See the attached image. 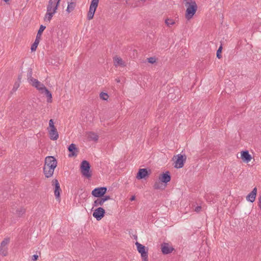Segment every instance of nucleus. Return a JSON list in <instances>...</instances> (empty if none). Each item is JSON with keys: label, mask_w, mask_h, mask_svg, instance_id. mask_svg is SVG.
<instances>
[{"label": "nucleus", "mask_w": 261, "mask_h": 261, "mask_svg": "<svg viewBox=\"0 0 261 261\" xmlns=\"http://www.w3.org/2000/svg\"><path fill=\"white\" fill-rule=\"evenodd\" d=\"M161 181H156L154 184L153 188L155 189H163L164 188L163 187V184L161 182Z\"/></svg>", "instance_id": "nucleus-28"}, {"label": "nucleus", "mask_w": 261, "mask_h": 261, "mask_svg": "<svg viewBox=\"0 0 261 261\" xmlns=\"http://www.w3.org/2000/svg\"><path fill=\"white\" fill-rule=\"evenodd\" d=\"M241 159L245 163H249L252 159L251 155L249 154L248 151H243L241 152Z\"/></svg>", "instance_id": "nucleus-16"}, {"label": "nucleus", "mask_w": 261, "mask_h": 261, "mask_svg": "<svg viewBox=\"0 0 261 261\" xmlns=\"http://www.w3.org/2000/svg\"><path fill=\"white\" fill-rule=\"evenodd\" d=\"M100 98L101 99H102V100H107L108 98H109V95L106 93L101 92L100 94Z\"/></svg>", "instance_id": "nucleus-31"}, {"label": "nucleus", "mask_w": 261, "mask_h": 261, "mask_svg": "<svg viewBox=\"0 0 261 261\" xmlns=\"http://www.w3.org/2000/svg\"><path fill=\"white\" fill-rule=\"evenodd\" d=\"M257 194V188L255 187L253 190L250 192L246 197V199L251 202H253L256 198V196Z\"/></svg>", "instance_id": "nucleus-19"}, {"label": "nucleus", "mask_w": 261, "mask_h": 261, "mask_svg": "<svg viewBox=\"0 0 261 261\" xmlns=\"http://www.w3.org/2000/svg\"><path fill=\"white\" fill-rule=\"evenodd\" d=\"M38 258V256L37 255H36V254H35V255L32 256V260L33 261H36V260H37Z\"/></svg>", "instance_id": "nucleus-42"}, {"label": "nucleus", "mask_w": 261, "mask_h": 261, "mask_svg": "<svg viewBox=\"0 0 261 261\" xmlns=\"http://www.w3.org/2000/svg\"><path fill=\"white\" fill-rule=\"evenodd\" d=\"M45 28H46L45 26H43V25H40V28L38 31L35 40L38 41H39V42H40L42 33L44 31V30L45 29Z\"/></svg>", "instance_id": "nucleus-22"}, {"label": "nucleus", "mask_w": 261, "mask_h": 261, "mask_svg": "<svg viewBox=\"0 0 261 261\" xmlns=\"http://www.w3.org/2000/svg\"><path fill=\"white\" fill-rule=\"evenodd\" d=\"M222 46H220L218 49L217 50V57L218 58V59H220L222 58V56L221 55V51H222Z\"/></svg>", "instance_id": "nucleus-32"}, {"label": "nucleus", "mask_w": 261, "mask_h": 261, "mask_svg": "<svg viewBox=\"0 0 261 261\" xmlns=\"http://www.w3.org/2000/svg\"><path fill=\"white\" fill-rule=\"evenodd\" d=\"M18 87H19V84H15V85H14V88H15L16 89Z\"/></svg>", "instance_id": "nucleus-46"}, {"label": "nucleus", "mask_w": 261, "mask_h": 261, "mask_svg": "<svg viewBox=\"0 0 261 261\" xmlns=\"http://www.w3.org/2000/svg\"><path fill=\"white\" fill-rule=\"evenodd\" d=\"M185 2V5L187 6L188 5H191L192 3H196L195 0H184Z\"/></svg>", "instance_id": "nucleus-33"}, {"label": "nucleus", "mask_w": 261, "mask_h": 261, "mask_svg": "<svg viewBox=\"0 0 261 261\" xmlns=\"http://www.w3.org/2000/svg\"><path fill=\"white\" fill-rule=\"evenodd\" d=\"M32 69H30L29 72H28V75H27L28 80L30 83H31V79H34L33 77H32Z\"/></svg>", "instance_id": "nucleus-34"}, {"label": "nucleus", "mask_w": 261, "mask_h": 261, "mask_svg": "<svg viewBox=\"0 0 261 261\" xmlns=\"http://www.w3.org/2000/svg\"><path fill=\"white\" fill-rule=\"evenodd\" d=\"M76 7L75 0H68V6L66 11L69 13L73 11Z\"/></svg>", "instance_id": "nucleus-20"}, {"label": "nucleus", "mask_w": 261, "mask_h": 261, "mask_svg": "<svg viewBox=\"0 0 261 261\" xmlns=\"http://www.w3.org/2000/svg\"><path fill=\"white\" fill-rule=\"evenodd\" d=\"M187 7L185 17L188 20L191 19L195 14L197 10V5L196 3H192L191 5L185 6Z\"/></svg>", "instance_id": "nucleus-2"}, {"label": "nucleus", "mask_w": 261, "mask_h": 261, "mask_svg": "<svg viewBox=\"0 0 261 261\" xmlns=\"http://www.w3.org/2000/svg\"><path fill=\"white\" fill-rule=\"evenodd\" d=\"M55 127V126L54 125V121H53V119H50L49 121V127H48V128H49V129H50V128H54Z\"/></svg>", "instance_id": "nucleus-38"}, {"label": "nucleus", "mask_w": 261, "mask_h": 261, "mask_svg": "<svg viewBox=\"0 0 261 261\" xmlns=\"http://www.w3.org/2000/svg\"><path fill=\"white\" fill-rule=\"evenodd\" d=\"M165 23L168 27H170L175 24V21L172 19L167 18L165 20Z\"/></svg>", "instance_id": "nucleus-29"}, {"label": "nucleus", "mask_w": 261, "mask_h": 261, "mask_svg": "<svg viewBox=\"0 0 261 261\" xmlns=\"http://www.w3.org/2000/svg\"><path fill=\"white\" fill-rule=\"evenodd\" d=\"M159 180L161 182L167 183L171 180V176L169 172H167L165 173L161 174L159 176Z\"/></svg>", "instance_id": "nucleus-15"}, {"label": "nucleus", "mask_w": 261, "mask_h": 261, "mask_svg": "<svg viewBox=\"0 0 261 261\" xmlns=\"http://www.w3.org/2000/svg\"><path fill=\"white\" fill-rule=\"evenodd\" d=\"M25 212V209L23 207H19L18 208L17 210H16V214L18 216V217H21L22 216L23 214H24Z\"/></svg>", "instance_id": "nucleus-27"}, {"label": "nucleus", "mask_w": 261, "mask_h": 261, "mask_svg": "<svg viewBox=\"0 0 261 261\" xmlns=\"http://www.w3.org/2000/svg\"><path fill=\"white\" fill-rule=\"evenodd\" d=\"M258 205L259 207L260 208V209L261 210V195H260V196L258 198Z\"/></svg>", "instance_id": "nucleus-44"}, {"label": "nucleus", "mask_w": 261, "mask_h": 261, "mask_svg": "<svg viewBox=\"0 0 261 261\" xmlns=\"http://www.w3.org/2000/svg\"><path fill=\"white\" fill-rule=\"evenodd\" d=\"M52 186L55 187L54 194L56 199L59 202L60 201V192L61 189L60 188V184L57 179H54L51 181Z\"/></svg>", "instance_id": "nucleus-5"}, {"label": "nucleus", "mask_w": 261, "mask_h": 261, "mask_svg": "<svg viewBox=\"0 0 261 261\" xmlns=\"http://www.w3.org/2000/svg\"><path fill=\"white\" fill-rule=\"evenodd\" d=\"M97 8V7H95L93 6L90 5L89 11L93 12V13H95V11H96Z\"/></svg>", "instance_id": "nucleus-40"}, {"label": "nucleus", "mask_w": 261, "mask_h": 261, "mask_svg": "<svg viewBox=\"0 0 261 261\" xmlns=\"http://www.w3.org/2000/svg\"><path fill=\"white\" fill-rule=\"evenodd\" d=\"M105 210L102 207H98L96 208L93 214V216L97 220H100L104 216Z\"/></svg>", "instance_id": "nucleus-12"}, {"label": "nucleus", "mask_w": 261, "mask_h": 261, "mask_svg": "<svg viewBox=\"0 0 261 261\" xmlns=\"http://www.w3.org/2000/svg\"><path fill=\"white\" fill-rule=\"evenodd\" d=\"M148 174V172L146 169H140L136 176V178L138 179L144 178L147 176Z\"/></svg>", "instance_id": "nucleus-18"}, {"label": "nucleus", "mask_w": 261, "mask_h": 261, "mask_svg": "<svg viewBox=\"0 0 261 261\" xmlns=\"http://www.w3.org/2000/svg\"><path fill=\"white\" fill-rule=\"evenodd\" d=\"M107 190L106 187L97 188L92 191V195L96 197H101L106 193Z\"/></svg>", "instance_id": "nucleus-9"}, {"label": "nucleus", "mask_w": 261, "mask_h": 261, "mask_svg": "<svg viewBox=\"0 0 261 261\" xmlns=\"http://www.w3.org/2000/svg\"><path fill=\"white\" fill-rule=\"evenodd\" d=\"M55 168L53 167L44 166L43 173L46 178L50 177L53 176Z\"/></svg>", "instance_id": "nucleus-14"}, {"label": "nucleus", "mask_w": 261, "mask_h": 261, "mask_svg": "<svg viewBox=\"0 0 261 261\" xmlns=\"http://www.w3.org/2000/svg\"><path fill=\"white\" fill-rule=\"evenodd\" d=\"M39 42L38 41L35 40L34 43L32 44L31 49L32 51H35L39 44Z\"/></svg>", "instance_id": "nucleus-30"}, {"label": "nucleus", "mask_w": 261, "mask_h": 261, "mask_svg": "<svg viewBox=\"0 0 261 261\" xmlns=\"http://www.w3.org/2000/svg\"><path fill=\"white\" fill-rule=\"evenodd\" d=\"M31 83H30L33 87L38 89L41 93H44V90L46 88L45 86L40 82L38 80L35 79H31Z\"/></svg>", "instance_id": "nucleus-8"}, {"label": "nucleus", "mask_w": 261, "mask_h": 261, "mask_svg": "<svg viewBox=\"0 0 261 261\" xmlns=\"http://www.w3.org/2000/svg\"><path fill=\"white\" fill-rule=\"evenodd\" d=\"M148 62L150 63L153 64L156 62V59L154 57H150L147 59Z\"/></svg>", "instance_id": "nucleus-39"}, {"label": "nucleus", "mask_w": 261, "mask_h": 261, "mask_svg": "<svg viewBox=\"0 0 261 261\" xmlns=\"http://www.w3.org/2000/svg\"><path fill=\"white\" fill-rule=\"evenodd\" d=\"M56 12H54L53 11H47L46 13L45 14V15L44 18V20L45 21L50 22L51 20L53 15L56 13Z\"/></svg>", "instance_id": "nucleus-23"}, {"label": "nucleus", "mask_w": 261, "mask_h": 261, "mask_svg": "<svg viewBox=\"0 0 261 261\" xmlns=\"http://www.w3.org/2000/svg\"><path fill=\"white\" fill-rule=\"evenodd\" d=\"M94 15V13L89 11L88 13V14H87V19L89 20H91L92 19H93Z\"/></svg>", "instance_id": "nucleus-37"}, {"label": "nucleus", "mask_w": 261, "mask_h": 261, "mask_svg": "<svg viewBox=\"0 0 261 261\" xmlns=\"http://www.w3.org/2000/svg\"><path fill=\"white\" fill-rule=\"evenodd\" d=\"M136 245L138 252L141 254L142 261H148V253L145 251V246L138 242H136Z\"/></svg>", "instance_id": "nucleus-6"}, {"label": "nucleus", "mask_w": 261, "mask_h": 261, "mask_svg": "<svg viewBox=\"0 0 261 261\" xmlns=\"http://www.w3.org/2000/svg\"><path fill=\"white\" fill-rule=\"evenodd\" d=\"M9 1L10 0H4V1L6 3H8L9 2Z\"/></svg>", "instance_id": "nucleus-47"}, {"label": "nucleus", "mask_w": 261, "mask_h": 261, "mask_svg": "<svg viewBox=\"0 0 261 261\" xmlns=\"http://www.w3.org/2000/svg\"><path fill=\"white\" fill-rule=\"evenodd\" d=\"M87 137L90 140L97 141L99 138L98 136L94 132H89L87 134Z\"/></svg>", "instance_id": "nucleus-24"}, {"label": "nucleus", "mask_w": 261, "mask_h": 261, "mask_svg": "<svg viewBox=\"0 0 261 261\" xmlns=\"http://www.w3.org/2000/svg\"><path fill=\"white\" fill-rule=\"evenodd\" d=\"M144 2H145V0H139L136 2L135 5L133 6V7L140 6H141V5L143 4Z\"/></svg>", "instance_id": "nucleus-35"}, {"label": "nucleus", "mask_w": 261, "mask_h": 261, "mask_svg": "<svg viewBox=\"0 0 261 261\" xmlns=\"http://www.w3.org/2000/svg\"><path fill=\"white\" fill-rule=\"evenodd\" d=\"M49 138L51 140H57L59 138V134L56 127L54 128H47Z\"/></svg>", "instance_id": "nucleus-13"}, {"label": "nucleus", "mask_w": 261, "mask_h": 261, "mask_svg": "<svg viewBox=\"0 0 261 261\" xmlns=\"http://www.w3.org/2000/svg\"><path fill=\"white\" fill-rule=\"evenodd\" d=\"M186 158L184 159L182 155L178 154L176 155H174L173 158V160L174 162V167L176 168H181L184 166V162H185Z\"/></svg>", "instance_id": "nucleus-4"}, {"label": "nucleus", "mask_w": 261, "mask_h": 261, "mask_svg": "<svg viewBox=\"0 0 261 261\" xmlns=\"http://www.w3.org/2000/svg\"><path fill=\"white\" fill-rule=\"evenodd\" d=\"M98 198L95 200L93 203V206H102L105 202L101 197H97Z\"/></svg>", "instance_id": "nucleus-25"}, {"label": "nucleus", "mask_w": 261, "mask_h": 261, "mask_svg": "<svg viewBox=\"0 0 261 261\" xmlns=\"http://www.w3.org/2000/svg\"><path fill=\"white\" fill-rule=\"evenodd\" d=\"M44 92H45L47 97V102H52V95L51 93L48 91V90L46 88L44 90Z\"/></svg>", "instance_id": "nucleus-26"}, {"label": "nucleus", "mask_w": 261, "mask_h": 261, "mask_svg": "<svg viewBox=\"0 0 261 261\" xmlns=\"http://www.w3.org/2000/svg\"><path fill=\"white\" fill-rule=\"evenodd\" d=\"M61 0H49L47 6V11L56 12Z\"/></svg>", "instance_id": "nucleus-7"}, {"label": "nucleus", "mask_w": 261, "mask_h": 261, "mask_svg": "<svg viewBox=\"0 0 261 261\" xmlns=\"http://www.w3.org/2000/svg\"><path fill=\"white\" fill-rule=\"evenodd\" d=\"M68 150L70 152V153L68 154V156L69 158L75 157L77 156L79 152V149L74 144H71L69 146Z\"/></svg>", "instance_id": "nucleus-11"}, {"label": "nucleus", "mask_w": 261, "mask_h": 261, "mask_svg": "<svg viewBox=\"0 0 261 261\" xmlns=\"http://www.w3.org/2000/svg\"><path fill=\"white\" fill-rule=\"evenodd\" d=\"M81 172L83 176L87 178L91 177L92 174L90 171V165L89 163L86 161H83L81 164Z\"/></svg>", "instance_id": "nucleus-1"}, {"label": "nucleus", "mask_w": 261, "mask_h": 261, "mask_svg": "<svg viewBox=\"0 0 261 261\" xmlns=\"http://www.w3.org/2000/svg\"><path fill=\"white\" fill-rule=\"evenodd\" d=\"M44 166H47L48 167L56 168L57 166V161L54 156H47L45 159V163Z\"/></svg>", "instance_id": "nucleus-10"}, {"label": "nucleus", "mask_w": 261, "mask_h": 261, "mask_svg": "<svg viewBox=\"0 0 261 261\" xmlns=\"http://www.w3.org/2000/svg\"><path fill=\"white\" fill-rule=\"evenodd\" d=\"M114 64L115 66H121L124 67L125 65L122 59L117 56L114 58Z\"/></svg>", "instance_id": "nucleus-21"}, {"label": "nucleus", "mask_w": 261, "mask_h": 261, "mask_svg": "<svg viewBox=\"0 0 261 261\" xmlns=\"http://www.w3.org/2000/svg\"><path fill=\"white\" fill-rule=\"evenodd\" d=\"M162 252L164 254H169L173 250V248L170 247L168 244L164 243L161 246Z\"/></svg>", "instance_id": "nucleus-17"}, {"label": "nucleus", "mask_w": 261, "mask_h": 261, "mask_svg": "<svg viewBox=\"0 0 261 261\" xmlns=\"http://www.w3.org/2000/svg\"><path fill=\"white\" fill-rule=\"evenodd\" d=\"M101 198L103 200L104 202L111 199V197L110 196H104L103 195L102 197H101Z\"/></svg>", "instance_id": "nucleus-41"}, {"label": "nucleus", "mask_w": 261, "mask_h": 261, "mask_svg": "<svg viewBox=\"0 0 261 261\" xmlns=\"http://www.w3.org/2000/svg\"><path fill=\"white\" fill-rule=\"evenodd\" d=\"M201 210V207L200 206H198L195 208V211L196 212H199Z\"/></svg>", "instance_id": "nucleus-43"}, {"label": "nucleus", "mask_w": 261, "mask_h": 261, "mask_svg": "<svg viewBox=\"0 0 261 261\" xmlns=\"http://www.w3.org/2000/svg\"><path fill=\"white\" fill-rule=\"evenodd\" d=\"M10 242V238L7 237L4 239L0 244V254L6 256L8 254V244Z\"/></svg>", "instance_id": "nucleus-3"}, {"label": "nucleus", "mask_w": 261, "mask_h": 261, "mask_svg": "<svg viewBox=\"0 0 261 261\" xmlns=\"http://www.w3.org/2000/svg\"><path fill=\"white\" fill-rule=\"evenodd\" d=\"M99 3V0H92L90 5L93 6L95 7H97Z\"/></svg>", "instance_id": "nucleus-36"}, {"label": "nucleus", "mask_w": 261, "mask_h": 261, "mask_svg": "<svg viewBox=\"0 0 261 261\" xmlns=\"http://www.w3.org/2000/svg\"><path fill=\"white\" fill-rule=\"evenodd\" d=\"M135 199V196H133L130 198V200L131 201H133V200H134Z\"/></svg>", "instance_id": "nucleus-45"}]
</instances>
